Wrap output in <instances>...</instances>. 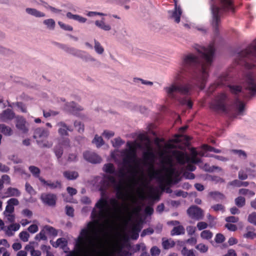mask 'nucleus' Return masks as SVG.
<instances>
[{
    "mask_svg": "<svg viewBox=\"0 0 256 256\" xmlns=\"http://www.w3.org/2000/svg\"><path fill=\"white\" fill-rule=\"evenodd\" d=\"M110 202L112 210L110 208L106 199L102 198L98 201L92 212L94 222H88L86 227L81 230L76 240L75 247L77 252L84 256H95L97 252L96 244L94 242V239L98 238L96 225L101 224L104 226L108 224L112 218H118L122 212L118 200L111 198Z\"/></svg>",
    "mask_w": 256,
    "mask_h": 256,
    "instance_id": "f257e3e1",
    "label": "nucleus"
},
{
    "mask_svg": "<svg viewBox=\"0 0 256 256\" xmlns=\"http://www.w3.org/2000/svg\"><path fill=\"white\" fill-rule=\"evenodd\" d=\"M180 74L183 78L195 80L196 86L201 90L205 88L209 76L208 68L192 53L183 55Z\"/></svg>",
    "mask_w": 256,
    "mask_h": 256,
    "instance_id": "f03ea898",
    "label": "nucleus"
},
{
    "mask_svg": "<svg viewBox=\"0 0 256 256\" xmlns=\"http://www.w3.org/2000/svg\"><path fill=\"white\" fill-rule=\"evenodd\" d=\"M192 85L190 82L186 84L173 82L169 86L164 88V90L169 98L192 109L193 103L190 98L186 96L192 94Z\"/></svg>",
    "mask_w": 256,
    "mask_h": 256,
    "instance_id": "7ed1b4c3",
    "label": "nucleus"
},
{
    "mask_svg": "<svg viewBox=\"0 0 256 256\" xmlns=\"http://www.w3.org/2000/svg\"><path fill=\"white\" fill-rule=\"evenodd\" d=\"M142 141V148L144 150L142 154V162L144 166L148 170L150 177L160 178V170H155L154 164L155 154L150 138L145 134H142L138 136Z\"/></svg>",
    "mask_w": 256,
    "mask_h": 256,
    "instance_id": "20e7f679",
    "label": "nucleus"
},
{
    "mask_svg": "<svg viewBox=\"0 0 256 256\" xmlns=\"http://www.w3.org/2000/svg\"><path fill=\"white\" fill-rule=\"evenodd\" d=\"M210 8L212 14L211 25L216 36L220 35L219 24L220 23L222 13L234 12V6L232 0H220V6L211 2Z\"/></svg>",
    "mask_w": 256,
    "mask_h": 256,
    "instance_id": "39448f33",
    "label": "nucleus"
},
{
    "mask_svg": "<svg viewBox=\"0 0 256 256\" xmlns=\"http://www.w3.org/2000/svg\"><path fill=\"white\" fill-rule=\"evenodd\" d=\"M127 148L120 150V154L122 156V162L125 166L130 168H132V164L136 162V148L140 147L136 142H126Z\"/></svg>",
    "mask_w": 256,
    "mask_h": 256,
    "instance_id": "423d86ee",
    "label": "nucleus"
},
{
    "mask_svg": "<svg viewBox=\"0 0 256 256\" xmlns=\"http://www.w3.org/2000/svg\"><path fill=\"white\" fill-rule=\"evenodd\" d=\"M194 48L200 54L202 58L205 62L207 67L211 66L216 55V50L214 46L210 44L208 48H206L196 44Z\"/></svg>",
    "mask_w": 256,
    "mask_h": 256,
    "instance_id": "0eeeda50",
    "label": "nucleus"
},
{
    "mask_svg": "<svg viewBox=\"0 0 256 256\" xmlns=\"http://www.w3.org/2000/svg\"><path fill=\"white\" fill-rule=\"evenodd\" d=\"M254 42V44H252L243 50L236 49L234 53L242 60L248 59L256 64V38Z\"/></svg>",
    "mask_w": 256,
    "mask_h": 256,
    "instance_id": "6e6552de",
    "label": "nucleus"
},
{
    "mask_svg": "<svg viewBox=\"0 0 256 256\" xmlns=\"http://www.w3.org/2000/svg\"><path fill=\"white\" fill-rule=\"evenodd\" d=\"M228 99V96L226 93L220 92L210 103V108L214 111L226 112L228 110L227 102Z\"/></svg>",
    "mask_w": 256,
    "mask_h": 256,
    "instance_id": "1a4fd4ad",
    "label": "nucleus"
},
{
    "mask_svg": "<svg viewBox=\"0 0 256 256\" xmlns=\"http://www.w3.org/2000/svg\"><path fill=\"white\" fill-rule=\"evenodd\" d=\"M49 135V131L42 128H37L34 132V138L36 140V141L38 145L42 147L50 148L52 144H47L45 143L43 144V141Z\"/></svg>",
    "mask_w": 256,
    "mask_h": 256,
    "instance_id": "9d476101",
    "label": "nucleus"
},
{
    "mask_svg": "<svg viewBox=\"0 0 256 256\" xmlns=\"http://www.w3.org/2000/svg\"><path fill=\"white\" fill-rule=\"evenodd\" d=\"M245 89L250 92V96H256V80L252 72H248L245 75Z\"/></svg>",
    "mask_w": 256,
    "mask_h": 256,
    "instance_id": "9b49d317",
    "label": "nucleus"
},
{
    "mask_svg": "<svg viewBox=\"0 0 256 256\" xmlns=\"http://www.w3.org/2000/svg\"><path fill=\"white\" fill-rule=\"evenodd\" d=\"M186 212L190 217L196 220H202L204 216L202 210L197 206H190L188 208Z\"/></svg>",
    "mask_w": 256,
    "mask_h": 256,
    "instance_id": "f8f14e48",
    "label": "nucleus"
},
{
    "mask_svg": "<svg viewBox=\"0 0 256 256\" xmlns=\"http://www.w3.org/2000/svg\"><path fill=\"white\" fill-rule=\"evenodd\" d=\"M16 127L22 134H26L28 132V123L26 119L22 116L16 117Z\"/></svg>",
    "mask_w": 256,
    "mask_h": 256,
    "instance_id": "ddd939ff",
    "label": "nucleus"
},
{
    "mask_svg": "<svg viewBox=\"0 0 256 256\" xmlns=\"http://www.w3.org/2000/svg\"><path fill=\"white\" fill-rule=\"evenodd\" d=\"M42 202L49 206H54L56 203V196L52 194H42L40 196Z\"/></svg>",
    "mask_w": 256,
    "mask_h": 256,
    "instance_id": "4468645a",
    "label": "nucleus"
},
{
    "mask_svg": "<svg viewBox=\"0 0 256 256\" xmlns=\"http://www.w3.org/2000/svg\"><path fill=\"white\" fill-rule=\"evenodd\" d=\"M84 158L86 161L92 164H99L102 162L101 158L96 153L92 152H84Z\"/></svg>",
    "mask_w": 256,
    "mask_h": 256,
    "instance_id": "2eb2a0df",
    "label": "nucleus"
},
{
    "mask_svg": "<svg viewBox=\"0 0 256 256\" xmlns=\"http://www.w3.org/2000/svg\"><path fill=\"white\" fill-rule=\"evenodd\" d=\"M15 117L14 112L11 109L8 108L0 114V120L3 122H8Z\"/></svg>",
    "mask_w": 256,
    "mask_h": 256,
    "instance_id": "dca6fc26",
    "label": "nucleus"
},
{
    "mask_svg": "<svg viewBox=\"0 0 256 256\" xmlns=\"http://www.w3.org/2000/svg\"><path fill=\"white\" fill-rule=\"evenodd\" d=\"M40 181L46 186H48L50 189L54 190L56 188L60 189L62 187L61 182L59 180L52 182L51 180H46L43 178H40Z\"/></svg>",
    "mask_w": 256,
    "mask_h": 256,
    "instance_id": "f3484780",
    "label": "nucleus"
},
{
    "mask_svg": "<svg viewBox=\"0 0 256 256\" xmlns=\"http://www.w3.org/2000/svg\"><path fill=\"white\" fill-rule=\"evenodd\" d=\"M64 49L66 52L80 58H83L86 54L85 52L76 49L74 48L65 46Z\"/></svg>",
    "mask_w": 256,
    "mask_h": 256,
    "instance_id": "a211bd4d",
    "label": "nucleus"
},
{
    "mask_svg": "<svg viewBox=\"0 0 256 256\" xmlns=\"http://www.w3.org/2000/svg\"><path fill=\"white\" fill-rule=\"evenodd\" d=\"M174 10L172 12V18L174 19L176 23L178 24L180 22V16L182 14V10L180 6L178 5L177 0H174Z\"/></svg>",
    "mask_w": 256,
    "mask_h": 256,
    "instance_id": "6ab92c4d",
    "label": "nucleus"
},
{
    "mask_svg": "<svg viewBox=\"0 0 256 256\" xmlns=\"http://www.w3.org/2000/svg\"><path fill=\"white\" fill-rule=\"evenodd\" d=\"M116 192V197L118 199L126 200V196L124 192V187L121 182L119 184H116L114 187Z\"/></svg>",
    "mask_w": 256,
    "mask_h": 256,
    "instance_id": "aec40b11",
    "label": "nucleus"
},
{
    "mask_svg": "<svg viewBox=\"0 0 256 256\" xmlns=\"http://www.w3.org/2000/svg\"><path fill=\"white\" fill-rule=\"evenodd\" d=\"M57 126L60 127L58 132L61 136H67L68 135V131H72V129L71 127L67 126L64 122H59L57 124Z\"/></svg>",
    "mask_w": 256,
    "mask_h": 256,
    "instance_id": "412c9836",
    "label": "nucleus"
},
{
    "mask_svg": "<svg viewBox=\"0 0 256 256\" xmlns=\"http://www.w3.org/2000/svg\"><path fill=\"white\" fill-rule=\"evenodd\" d=\"M94 24L96 27L104 31L108 32L112 30L111 26L106 22L104 18L96 20L94 22Z\"/></svg>",
    "mask_w": 256,
    "mask_h": 256,
    "instance_id": "4be33fe9",
    "label": "nucleus"
},
{
    "mask_svg": "<svg viewBox=\"0 0 256 256\" xmlns=\"http://www.w3.org/2000/svg\"><path fill=\"white\" fill-rule=\"evenodd\" d=\"M227 88L232 94L236 96L243 92L242 86L240 84H228Z\"/></svg>",
    "mask_w": 256,
    "mask_h": 256,
    "instance_id": "5701e85b",
    "label": "nucleus"
},
{
    "mask_svg": "<svg viewBox=\"0 0 256 256\" xmlns=\"http://www.w3.org/2000/svg\"><path fill=\"white\" fill-rule=\"evenodd\" d=\"M170 152L179 164H184V163L183 158L184 156H186V153L177 150H170Z\"/></svg>",
    "mask_w": 256,
    "mask_h": 256,
    "instance_id": "b1692460",
    "label": "nucleus"
},
{
    "mask_svg": "<svg viewBox=\"0 0 256 256\" xmlns=\"http://www.w3.org/2000/svg\"><path fill=\"white\" fill-rule=\"evenodd\" d=\"M20 224L18 223L12 224L7 227H5L4 231L6 234L9 236H12L15 232L18 230L20 228Z\"/></svg>",
    "mask_w": 256,
    "mask_h": 256,
    "instance_id": "393cba45",
    "label": "nucleus"
},
{
    "mask_svg": "<svg viewBox=\"0 0 256 256\" xmlns=\"http://www.w3.org/2000/svg\"><path fill=\"white\" fill-rule=\"evenodd\" d=\"M66 109L73 114H76L78 112L82 110V108L72 102L66 104Z\"/></svg>",
    "mask_w": 256,
    "mask_h": 256,
    "instance_id": "a878e982",
    "label": "nucleus"
},
{
    "mask_svg": "<svg viewBox=\"0 0 256 256\" xmlns=\"http://www.w3.org/2000/svg\"><path fill=\"white\" fill-rule=\"evenodd\" d=\"M26 12L28 14L36 18H43L46 16V14L44 12L39 11L34 8H26Z\"/></svg>",
    "mask_w": 256,
    "mask_h": 256,
    "instance_id": "bb28decb",
    "label": "nucleus"
},
{
    "mask_svg": "<svg viewBox=\"0 0 256 256\" xmlns=\"http://www.w3.org/2000/svg\"><path fill=\"white\" fill-rule=\"evenodd\" d=\"M140 226L137 224H134L130 232L131 238L133 240H137L139 236V232L141 230Z\"/></svg>",
    "mask_w": 256,
    "mask_h": 256,
    "instance_id": "cd10ccee",
    "label": "nucleus"
},
{
    "mask_svg": "<svg viewBox=\"0 0 256 256\" xmlns=\"http://www.w3.org/2000/svg\"><path fill=\"white\" fill-rule=\"evenodd\" d=\"M234 105L238 114H241L244 110L246 104L238 98L236 99Z\"/></svg>",
    "mask_w": 256,
    "mask_h": 256,
    "instance_id": "c85d7f7f",
    "label": "nucleus"
},
{
    "mask_svg": "<svg viewBox=\"0 0 256 256\" xmlns=\"http://www.w3.org/2000/svg\"><path fill=\"white\" fill-rule=\"evenodd\" d=\"M208 196L216 202H220L225 198V196L218 191H212L209 192Z\"/></svg>",
    "mask_w": 256,
    "mask_h": 256,
    "instance_id": "c756f323",
    "label": "nucleus"
},
{
    "mask_svg": "<svg viewBox=\"0 0 256 256\" xmlns=\"http://www.w3.org/2000/svg\"><path fill=\"white\" fill-rule=\"evenodd\" d=\"M66 16L68 18L75 20L76 21H78L80 23H85L87 20L86 18L80 15L74 14L70 12H67Z\"/></svg>",
    "mask_w": 256,
    "mask_h": 256,
    "instance_id": "7c9ffc66",
    "label": "nucleus"
},
{
    "mask_svg": "<svg viewBox=\"0 0 256 256\" xmlns=\"http://www.w3.org/2000/svg\"><path fill=\"white\" fill-rule=\"evenodd\" d=\"M102 170L106 174H113L114 176L117 174L115 167L112 164L108 163L104 164Z\"/></svg>",
    "mask_w": 256,
    "mask_h": 256,
    "instance_id": "2f4dec72",
    "label": "nucleus"
},
{
    "mask_svg": "<svg viewBox=\"0 0 256 256\" xmlns=\"http://www.w3.org/2000/svg\"><path fill=\"white\" fill-rule=\"evenodd\" d=\"M162 246L164 250H168L173 248L175 244V242L171 238L166 239L164 238H162Z\"/></svg>",
    "mask_w": 256,
    "mask_h": 256,
    "instance_id": "473e14b6",
    "label": "nucleus"
},
{
    "mask_svg": "<svg viewBox=\"0 0 256 256\" xmlns=\"http://www.w3.org/2000/svg\"><path fill=\"white\" fill-rule=\"evenodd\" d=\"M7 197L19 196L20 195V191L16 188L10 187L6 192Z\"/></svg>",
    "mask_w": 256,
    "mask_h": 256,
    "instance_id": "72a5a7b5",
    "label": "nucleus"
},
{
    "mask_svg": "<svg viewBox=\"0 0 256 256\" xmlns=\"http://www.w3.org/2000/svg\"><path fill=\"white\" fill-rule=\"evenodd\" d=\"M184 234V228L182 225L174 226L170 232V234L174 236H179Z\"/></svg>",
    "mask_w": 256,
    "mask_h": 256,
    "instance_id": "f704fd0d",
    "label": "nucleus"
},
{
    "mask_svg": "<svg viewBox=\"0 0 256 256\" xmlns=\"http://www.w3.org/2000/svg\"><path fill=\"white\" fill-rule=\"evenodd\" d=\"M63 174L68 180H76L78 176V172L76 171H66L64 172Z\"/></svg>",
    "mask_w": 256,
    "mask_h": 256,
    "instance_id": "c9c22d12",
    "label": "nucleus"
},
{
    "mask_svg": "<svg viewBox=\"0 0 256 256\" xmlns=\"http://www.w3.org/2000/svg\"><path fill=\"white\" fill-rule=\"evenodd\" d=\"M0 132L5 136H10L12 134V129L4 124H0Z\"/></svg>",
    "mask_w": 256,
    "mask_h": 256,
    "instance_id": "e433bc0d",
    "label": "nucleus"
},
{
    "mask_svg": "<svg viewBox=\"0 0 256 256\" xmlns=\"http://www.w3.org/2000/svg\"><path fill=\"white\" fill-rule=\"evenodd\" d=\"M28 169L30 172L32 173L34 177L38 178L39 180L40 178H42V177L40 176V168L38 167L31 166H29Z\"/></svg>",
    "mask_w": 256,
    "mask_h": 256,
    "instance_id": "4c0bfd02",
    "label": "nucleus"
},
{
    "mask_svg": "<svg viewBox=\"0 0 256 256\" xmlns=\"http://www.w3.org/2000/svg\"><path fill=\"white\" fill-rule=\"evenodd\" d=\"M94 41L95 52L98 54H102L104 52V48L98 41L96 39Z\"/></svg>",
    "mask_w": 256,
    "mask_h": 256,
    "instance_id": "58836bf2",
    "label": "nucleus"
},
{
    "mask_svg": "<svg viewBox=\"0 0 256 256\" xmlns=\"http://www.w3.org/2000/svg\"><path fill=\"white\" fill-rule=\"evenodd\" d=\"M43 24L46 26L47 28L50 30H54L55 26V21L52 18H48L43 21Z\"/></svg>",
    "mask_w": 256,
    "mask_h": 256,
    "instance_id": "ea45409f",
    "label": "nucleus"
},
{
    "mask_svg": "<svg viewBox=\"0 0 256 256\" xmlns=\"http://www.w3.org/2000/svg\"><path fill=\"white\" fill-rule=\"evenodd\" d=\"M14 170L15 172L18 173L25 178H29L30 176V175L26 172L25 170L20 166H15L14 167Z\"/></svg>",
    "mask_w": 256,
    "mask_h": 256,
    "instance_id": "a19ab883",
    "label": "nucleus"
},
{
    "mask_svg": "<svg viewBox=\"0 0 256 256\" xmlns=\"http://www.w3.org/2000/svg\"><path fill=\"white\" fill-rule=\"evenodd\" d=\"M234 202L238 208H242L246 204V199L242 196L236 198Z\"/></svg>",
    "mask_w": 256,
    "mask_h": 256,
    "instance_id": "79ce46f5",
    "label": "nucleus"
},
{
    "mask_svg": "<svg viewBox=\"0 0 256 256\" xmlns=\"http://www.w3.org/2000/svg\"><path fill=\"white\" fill-rule=\"evenodd\" d=\"M248 222L252 225L256 226V212H253L248 216Z\"/></svg>",
    "mask_w": 256,
    "mask_h": 256,
    "instance_id": "37998d69",
    "label": "nucleus"
},
{
    "mask_svg": "<svg viewBox=\"0 0 256 256\" xmlns=\"http://www.w3.org/2000/svg\"><path fill=\"white\" fill-rule=\"evenodd\" d=\"M183 256H196L194 250L193 249L188 250L186 246H184L182 250Z\"/></svg>",
    "mask_w": 256,
    "mask_h": 256,
    "instance_id": "c03bdc74",
    "label": "nucleus"
},
{
    "mask_svg": "<svg viewBox=\"0 0 256 256\" xmlns=\"http://www.w3.org/2000/svg\"><path fill=\"white\" fill-rule=\"evenodd\" d=\"M54 154L58 158H60L62 157L63 154V149L61 144H58L54 148Z\"/></svg>",
    "mask_w": 256,
    "mask_h": 256,
    "instance_id": "a18cd8bd",
    "label": "nucleus"
},
{
    "mask_svg": "<svg viewBox=\"0 0 256 256\" xmlns=\"http://www.w3.org/2000/svg\"><path fill=\"white\" fill-rule=\"evenodd\" d=\"M213 234L210 230H204L200 234V236L202 238L205 240H210L212 237Z\"/></svg>",
    "mask_w": 256,
    "mask_h": 256,
    "instance_id": "49530a36",
    "label": "nucleus"
},
{
    "mask_svg": "<svg viewBox=\"0 0 256 256\" xmlns=\"http://www.w3.org/2000/svg\"><path fill=\"white\" fill-rule=\"evenodd\" d=\"M92 142V143L95 144L98 148L100 147L104 144L102 138L98 136V135L95 136Z\"/></svg>",
    "mask_w": 256,
    "mask_h": 256,
    "instance_id": "de8ad7c7",
    "label": "nucleus"
},
{
    "mask_svg": "<svg viewBox=\"0 0 256 256\" xmlns=\"http://www.w3.org/2000/svg\"><path fill=\"white\" fill-rule=\"evenodd\" d=\"M66 244H67V242L64 238H60L57 240L56 243L54 244H52V246L56 248L58 247V246H60V247L63 248V247L65 246L66 245Z\"/></svg>",
    "mask_w": 256,
    "mask_h": 256,
    "instance_id": "09e8293b",
    "label": "nucleus"
},
{
    "mask_svg": "<svg viewBox=\"0 0 256 256\" xmlns=\"http://www.w3.org/2000/svg\"><path fill=\"white\" fill-rule=\"evenodd\" d=\"M112 142L114 147L118 148L124 143V142L120 138H118L112 140Z\"/></svg>",
    "mask_w": 256,
    "mask_h": 256,
    "instance_id": "8fccbe9b",
    "label": "nucleus"
},
{
    "mask_svg": "<svg viewBox=\"0 0 256 256\" xmlns=\"http://www.w3.org/2000/svg\"><path fill=\"white\" fill-rule=\"evenodd\" d=\"M115 2L118 4L123 6L126 10L130 9V7L126 4L129 3L130 0H114Z\"/></svg>",
    "mask_w": 256,
    "mask_h": 256,
    "instance_id": "3c124183",
    "label": "nucleus"
},
{
    "mask_svg": "<svg viewBox=\"0 0 256 256\" xmlns=\"http://www.w3.org/2000/svg\"><path fill=\"white\" fill-rule=\"evenodd\" d=\"M134 82L136 84L140 82L142 84L144 85L152 86L153 82L150 81L144 80L140 78H134Z\"/></svg>",
    "mask_w": 256,
    "mask_h": 256,
    "instance_id": "603ef678",
    "label": "nucleus"
},
{
    "mask_svg": "<svg viewBox=\"0 0 256 256\" xmlns=\"http://www.w3.org/2000/svg\"><path fill=\"white\" fill-rule=\"evenodd\" d=\"M19 237L22 241L26 242L28 240L30 234L27 232L22 231L20 233Z\"/></svg>",
    "mask_w": 256,
    "mask_h": 256,
    "instance_id": "864d4df0",
    "label": "nucleus"
},
{
    "mask_svg": "<svg viewBox=\"0 0 256 256\" xmlns=\"http://www.w3.org/2000/svg\"><path fill=\"white\" fill-rule=\"evenodd\" d=\"M210 180L215 182L216 184L223 183L224 182V178L216 176H210Z\"/></svg>",
    "mask_w": 256,
    "mask_h": 256,
    "instance_id": "5fc2aeb1",
    "label": "nucleus"
},
{
    "mask_svg": "<svg viewBox=\"0 0 256 256\" xmlns=\"http://www.w3.org/2000/svg\"><path fill=\"white\" fill-rule=\"evenodd\" d=\"M205 150L208 152H212L216 154H220L221 152V150L218 148H216L212 146H208V144L204 145Z\"/></svg>",
    "mask_w": 256,
    "mask_h": 256,
    "instance_id": "6e6d98bb",
    "label": "nucleus"
},
{
    "mask_svg": "<svg viewBox=\"0 0 256 256\" xmlns=\"http://www.w3.org/2000/svg\"><path fill=\"white\" fill-rule=\"evenodd\" d=\"M196 248L202 253L206 252L208 250V246L203 244H199L196 246Z\"/></svg>",
    "mask_w": 256,
    "mask_h": 256,
    "instance_id": "4d7b16f0",
    "label": "nucleus"
},
{
    "mask_svg": "<svg viewBox=\"0 0 256 256\" xmlns=\"http://www.w3.org/2000/svg\"><path fill=\"white\" fill-rule=\"evenodd\" d=\"M233 152L234 154H238L240 158L242 157L244 159L247 158L246 153L242 150H234Z\"/></svg>",
    "mask_w": 256,
    "mask_h": 256,
    "instance_id": "13d9d810",
    "label": "nucleus"
},
{
    "mask_svg": "<svg viewBox=\"0 0 256 256\" xmlns=\"http://www.w3.org/2000/svg\"><path fill=\"white\" fill-rule=\"evenodd\" d=\"M225 237L222 234L218 233L216 236L214 240L217 244H221L225 240Z\"/></svg>",
    "mask_w": 256,
    "mask_h": 256,
    "instance_id": "bf43d9fd",
    "label": "nucleus"
},
{
    "mask_svg": "<svg viewBox=\"0 0 256 256\" xmlns=\"http://www.w3.org/2000/svg\"><path fill=\"white\" fill-rule=\"evenodd\" d=\"M105 178L108 180L109 182L113 184L114 187L116 186V184H119V183L117 182L114 176H105Z\"/></svg>",
    "mask_w": 256,
    "mask_h": 256,
    "instance_id": "052dcab7",
    "label": "nucleus"
},
{
    "mask_svg": "<svg viewBox=\"0 0 256 256\" xmlns=\"http://www.w3.org/2000/svg\"><path fill=\"white\" fill-rule=\"evenodd\" d=\"M44 230L46 231L50 234L53 236H56L57 232L56 230L52 226H46L44 227Z\"/></svg>",
    "mask_w": 256,
    "mask_h": 256,
    "instance_id": "680f3d73",
    "label": "nucleus"
},
{
    "mask_svg": "<svg viewBox=\"0 0 256 256\" xmlns=\"http://www.w3.org/2000/svg\"><path fill=\"white\" fill-rule=\"evenodd\" d=\"M226 222L230 223H236L238 222L239 218L238 217L234 216H228L225 218Z\"/></svg>",
    "mask_w": 256,
    "mask_h": 256,
    "instance_id": "e2e57ef3",
    "label": "nucleus"
},
{
    "mask_svg": "<svg viewBox=\"0 0 256 256\" xmlns=\"http://www.w3.org/2000/svg\"><path fill=\"white\" fill-rule=\"evenodd\" d=\"M243 236L244 238H246L250 240H254L256 238V233L254 232L248 231L247 232L245 233Z\"/></svg>",
    "mask_w": 256,
    "mask_h": 256,
    "instance_id": "0e129e2a",
    "label": "nucleus"
},
{
    "mask_svg": "<svg viewBox=\"0 0 256 256\" xmlns=\"http://www.w3.org/2000/svg\"><path fill=\"white\" fill-rule=\"evenodd\" d=\"M58 24L62 29L65 30L72 31L73 30V28L71 26L64 24L62 22H58Z\"/></svg>",
    "mask_w": 256,
    "mask_h": 256,
    "instance_id": "69168bd1",
    "label": "nucleus"
},
{
    "mask_svg": "<svg viewBox=\"0 0 256 256\" xmlns=\"http://www.w3.org/2000/svg\"><path fill=\"white\" fill-rule=\"evenodd\" d=\"M174 194L176 196H182L183 198H186L187 197L188 195V193L186 192H184L180 190H176L174 192Z\"/></svg>",
    "mask_w": 256,
    "mask_h": 256,
    "instance_id": "338daca9",
    "label": "nucleus"
},
{
    "mask_svg": "<svg viewBox=\"0 0 256 256\" xmlns=\"http://www.w3.org/2000/svg\"><path fill=\"white\" fill-rule=\"evenodd\" d=\"M116 175H114V176H117L120 179H124L126 176V173L125 172L124 168H120L118 170V171H116Z\"/></svg>",
    "mask_w": 256,
    "mask_h": 256,
    "instance_id": "774afa93",
    "label": "nucleus"
}]
</instances>
